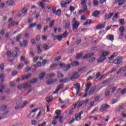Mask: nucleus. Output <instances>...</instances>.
I'll list each match as a JSON object with an SVG mask.
<instances>
[{
	"mask_svg": "<svg viewBox=\"0 0 126 126\" xmlns=\"http://www.w3.org/2000/svg\"><path fill=\"white\" fill-rule=\"evenodd\" d=\"M0 79L1 82H4V80L3 79V74L0 75Z\"/></svg>",
	"mask_w": 126,
	"mask_h": 126,
	"instance_id": "nucleus-63",
	"label": "nucleus"
},
{
	"mask_svg": "<svg viewBox=\"0 0 126 126\" xmlns=\"http://www.w3.org/2000/svg\"><path fill=\"white\" fill-rule=\"evenodd\" d=\"M43 48H44V50H45L46 51H47V50H49V49H50V47H49V46L47 44H44L43 45Z\"/></svg>",
	"mask_w": 126,
	"mask_h": 126,
	"instance_id": "nucleus-56",
	"label": "nucleus"
},
{
	"mask_svg": "<svg viewBox=\"0 0 126 126\" xmlns=\"http://www.w3.org/2000/svg\"><path fill=\"white\" fill-rule=\"evenodd\" d=\"M78 64H79V63L77 62H74L71 63V65H72V66H77Z\"/></svg>",
	"mask_w": 126,
	"mask_h": 126,
	"instance_id": "nucleus-42",
	"label": "nucleus"
},
{
	"mask_svg": "<svg viewBox=\"0 0 126 126\" xmlns=\"http://www.w3.org/2000/svg\"><path fill=\"white\" fill-rule=\"evenodd\" d=\"M99 99H100V95H98V96H96L94 98V101L95 102V103L96 102H98V101L99 100Z\"/></svg>",
	"mask_w": 126,
	"mask_h": 126,
	"instance_id": "nucleus-62",
	"label": "nucleus"
},
{
	"mask_svg": "<svg viewBox=\"0 0 126 126\" xmlns=\"http://www.w3.org/2000/svg\"><path fill=\"white\" fill-rule=\"evenodd\" d=\"M118 17H119V14H118V13H117L114 16L112 20H113L114 21H116V20H117V19H118Z\"/></svg>",
	"mask_w": 126,
	"mask_h": 126,
	"instance_id": "nucleus-39",
	"label": "nucleus"
},
{
	"mask_svg": "<svg viewBox=\"0 0 126 126\" xmlns=\"http://www.w3.org/2000/svg\"><path fill=\"white\" fill-rule=\"evenodd\" d=\"M67 81V78H63L62 80H61L60 81V82L61 83H63V82H66Z\"/></svg>",
	"mask_w": 126,
	"mask_h": 126,
	"instance_id": "nucleus-58",
	"label": "nucleus"
},
{
	"mask_svg": "<svg viewBox=\"0 0 126 126\" xmlns=\"http://www.w3.org/2000/svg\"><path fill=\"white\" fill-rule=\"evenodd\" d=\"M57 73H58V75H57L58 78H61V77H62V78L63 77V76H64L63 74H62L61 73V72L58 71Z\"/></svg>",
	"mask_w": 126,
	"mask_h": 126,
	"instance_id": "nucleus-35",
	"label": "nucleus"
},
{
	"mask_svg": "<svg viewBox=\"0 0 126 126\" xmlns=\"http://www.w3.org/2000/svg\"><path fill=\"white\" fill-rule=\"evenodd\" d=\"M55 75L54 73L50 74L47 75V78H52L55 77Z\"/></svg>",
	"mask_w": 126,
	"mask_h": 126,
	"instance_id": "nucleus-43",
	"label": "nucleus"
},
{
	"mask_svg": "<svg viewBox=\"0 0 126 126\" xmlns=\"http://www.w3.org/2000/svg\"><path fill=\"white\" fill-rule=\"evenodd\" d=\"M38 81V79L37 78H35V79H32V80H31L30 82H29L30 83H32L33 84H34V83H36V82Z\"/></svg>",
	"mask_w": 126,
	"mask_h": 126,
	"instance_id": "nucleus-38",
	"label": "nucleus"
},
{
	"mask_svg": "<svg viewBox=\"0 0 126 126\" xmlns=\"http://www.w3.org/2000/svg\"><path fill=\"white\" fill-rule=\"evenodd\" d=\"M45 75H46V73L43 72L41 73V74H39V79H43L44 77H45Z\"/></svg>",
	"mask_w": 126,
	"mask_h": 126,
	"instance_id": "nucleus-32",
	"label": "nucleus"
},
{
	"mask_svg": "<svg viewBox=\"0 0 126 126\" xmlns=\"http://www.w3.org/2000/svg\"><path fill=\"white\" fill-rule=\"evenodd\" d=\"M69 3H70V1H68L66 2L63 0L61 2V6L63 8L66 7V4H69Z\"/></svg>",
	"mask_w": 126,
	"mask_h": 126,
	"instance_id": "nucleus-15",
	"label": "nucleus"
},
{
	"mask_svg": "<svg viewBox=\"0 0 126 126\" xmlns=\"http://www.w3.org/2000/svg\"><path fill=\"white\" fill-rule=\"evenodd\" d=\"M119 31L120 33H124V32H125V27L124 26L120 27Z\"/></svg>",
	"mask_w": 126,
	"mask_h": 126,
	"instance_id": "nucleus-41",
	"label": "nucleus"
},
{
	"mask_svg": "<svg viewBox=\"0 0 126 126\" xmlns=\"http://www.w3.org/2000/svg\"><path fill=\"white\" fill-rule=\"evenodd\" d=\"M106 59V58H103V57H100L97 62L98 63H103V62H104V61H105V59Z\"/></svg>",
	"mask_w": 126,
	"mask_h": 126,
	"instance_id": "nucleus-37",
	"label": "nucleus"
},
{
	"mask_svg": "<svg viewBox=\"0 0 126 126\" xmlns=\"http://www.w3.org/2000/svg\"><path fill=\"white\" fill-rule=\"evenodd\" d=\"M45 1H49V0H43L42 1L39 3V6H41V8L44 9L45 8Z\"/></svg>",
	"mask_w": 126,
	"mask_h": 126,
	"instance_id": "nucleus-17",
	"label": "nucleus"
},
{
	"mask_svg": "<svg viewBox=\"0 0 126 126\" xmlns=\"http://www.w3.org/2000/svg\"><path fill=\"white\" fill-rule=\"evenodd\" d=\"M110 90H108L107 89V90L105 92V95L106 96H109V95H110L111 94V91H110Z\"/></svg>",
	"mask_w": 126,
	"mask_h": 126,
	"instance_id": "nucleus-49",
	"label": "nucleus"
},
{
	"mask_svg": "<svg viewBox=\"0 0 126 126\" xmlns=\"http://www.w3.org/2000/svg\"><path fill=\"white\" fill-rule=\"evenodd\" d=\"M74 88L75 89H80V84H76L74 85Z\"/></svg>",
	"mask_w": 126,
	"mask_h": 126,
	"instance_id": "nucleus-40",
	"label": "nucleus"
},
{
	"mask_svg": "<svg viewBox=\"0 0 126 126\" xmlns=\"http://www.w3.org/2000/svg\"><path fill=\"white\" fill-rule=\"evenodd\" d=\"M113 15H114V13H110L108 14L105 15V20H108V19H110V18H111V17H112V16H113Z\"/></svg>",
	"mask_w": 126,
	"mask_h": 126,
	"instance_id": "nucleus-16",
	"label": "nucleus"
},
{
	"mask_svg": "<svg viewBox=\"0 0 126 126\" xmlns=\"http://www.w3.org/2000/svg\"><path fill=\"white\" fill-rule=\"evenodd\" d=\"M100 11L99 10H96L94 11L93 13H92V15L93 16H94V17H98V15H99V14H100Z\"/></svg>",
	"mask_w": 126,
	"mask_h": 126,
	"instance_id": "nucleus-18",
	"label": "nucleus"
},
{
	"mask_svg": "<svg viewBox=\"0 0 126 126\" xmlns=\"http://www.w3.org/2000/svg\"><path fill=\"white\" fill-rule=\"evenodd\" d=\"M23 33H20V34L18 35L16 37V40L17 42H19L20 41V39L22 37Z\"/></svg>",
	"mask_w": 126,
	"mask_h": 126,
	"instance_id": "nucleus-24",
	"label": "nucleus"
},
{
	"mask_svg": "<svg viewBox=\"0 0 126 126\" xmlns=\"http://www.w3.org/2000/svg\"><path fill=\"white\" fill-rule=\"evenodd\" d=\"M42 27H43V25L41 24L37 25L36 29H37V30H41V29H42Z\"/></svg>",
	"mask_w": 126,
	"mask_h": 126,
	"instance_id": "nucleus-48",
	"label": "nucleus"
},
{
	"mask_svg": "<svg viewBox=\"0 0 126 126\" xmlns=\"http://www.w3.org/2000/svg\"><path fill=\"white\" fill-rule=\"evenodd\" d=\"M82 56H83V53H80L79 54H78L76 56L77 60H79V59H80V58H81V57H82Z\"/></svg>",
	"mask_w": 126,
	"mask_h": 126,
	"instance_id": "nucleus-60",
	"label": "nucleus"
},
{
	"mask_svg": "<svg viewBox=\"0 0 126 126\" xmlns=\"http://www.w3.org/2000/svg\"><path fill=\"white\" fill-rule=\"evenodd\" d=\"M46 100L47 102H48V103H50V102H51L52 100H53V96H48V97L46 98Z\"/></svg>",
	"mask_w": 126,
	"mask_h": 126,
	"instance_id": "nucleus-33",
	"label": "nucleus"
},
{
	"mask_svg": "<svg viewBox=\"0 0 126 126\" xmlns=\"http://www.w3.org/2000/svg\"><path fill=\"white\" fill-rule=\"evenodd\" d=\"M95 101H92L90 103V107H94L95 106Z\"/></svg>",
	"mask_w": 126,
	"mask_h": 126,
	"instance_id": "nucleus-59",
	"label": "nucleus"
},
{
	"mask_svg": "<svg viewBox=\"0 0 126 126\" xmlns=\"http://www.w3.org/2000/svg\"><path fill=\"white\" fill-rule=\"evenodd\" d=\"M86 1L87 0H82L81 4L83 5L82 9L79 11V13L81 14L82 12H85L87 10V6H86Z\"/></svg>",
	"mask_w": 126,
	"mask_h": 126,
	"instance_id": "nucleus-3",
	"label": "nucleus"
},
{
	"mask_svg": "<svg viewBox=\"0 0 126 126\" xmlns=\"http://www.w3.org/2000/svg\"><path fill=\"white\" fill-rule=\"evenodd\" d=\"M57 81H58L57 79H53V80H51L50 81H48L47 82V84L48 85H50L52 84V83H53V82H56Z\"/></svg>",
	"mask_w": 126,
	"mask_h": 126,
	"instance_id": "nucleus-22",
	"label": "nucleus"
},
{
	"mask_svg": "<svg viewBox=\"0 0 126 126\" xmlns=\"http://www.w3.org/2000/svg\"><path fill=\"white\" fill-rule=\"evenodd\" d=\"M56 38L58 40V41H62V40H63V36L62 35L57 36Z\"/></svg>",
	"mask_w": 126,
	"mask_h": 126,
	"instance_id": "nucleus-53",
	"label": "nucleus"
},
{
	"mask_svg": "<svg viewBox=\"0 0 126 126\" xmlns=\"http://www.w3.org/2000/svg\"><path fill=\"white\" fill-rule=\"evenodd\" d=\"M86 88L85 90V92H88V90L90 89L91 86H92V84L91 83H87L85 85Z\"/></svg>",
	"mask_w": 126,
	"mask_h": 126,
	"instance_id": "nucleus-14",
	"label": "nucleus"
},
{
	"mask_svg": "<svg viewBox=\"0 0 126 126\" xmlns=\"http://www.w3.org/2000/svg\"><path fill=\"white\" fill-rule=\"evenodd\" d=\"M32 76V74H28L27 75H23L22 76V80H25V79H28L30 78Z\"/></svg>",
	"mask_w": 126,
	"mask_h": 126,
	"instance_id": "nucleus-19",
	"label": "nucleus"
},
{
	"mask_svg": "<svg viewBox=\"0 0 126 126\" xmlns=\"http://www.w3.org/2000/svg\"><path fill=\"white\" fill-rule=\"evenodd\" d=\"M30 70H31V67L29 66H27L25 68L26 72H29Z\"/></svg>",
	"mask_w": 126,
	"mask_h": 126,
	"instance_id": "nucleus-44",
	"label": "nucleus"
},
{
	"mask_svg": "<svg viewBox=\"0 0 126 126\" xmlns=\"http://www.w3.org/2000/svg\"><path fill=\"white\" fill-rule=\"evenodd\" d=\"M106 26V24H100L99 25H97L96 26V30H99L100 29H103V28H105V27Z\"/></svg>",
	"mask_w": 126,
	"mask_h": 126,
	"instance_id": "nucleus-13",
	"label": "nucleus"
},
{
	"mask_svg": "<svg viewBox=\"0 0 126 126\" xmlns=\"http://www.w3.org/2000/svg\"><path fill=\"white\" fill-rule=\"evenodd\" d=\"M92 23H93V20H92V19H88L87 21L84 23V25L86 26L87 25H90Z\"/></svg>",
	"mask_w": 126,
	"mask_h": 126,
	"instance_id": "nucleus-21",
	"label": "nucleus"
},
{
	"mask_svg": "<svg viewBox=\"0 0 126 126\" xmlns=\"http://www.w3.org/2000/svg\"><path fill=\"white\" fill-rule=\"evenodd\" d=\"M122 62H123V59L122 58L118 57L115 59L114 63L115 64H120L122 63Z\"/></svg>",
	"mask_w": 126,
	"mask_h": 126,
	"instance_id": "nucleus-9",
	"label": "nucleus"
},
{
	"mask_svg": "<svg viewBox=\"0 0 126 126\" xmlns=\"http://www.w3.org/2000/svg\"><path fill=\"white\" fill-rule=\"evenodd\" d=\"M106 38L107 39V40H110V41H114V35H108L106 37Z\"/></svg>",
	"mask_w": 126,
	"mask_h": 126,
	"instance_id": "nucleus-29",
	"label": "nucleus"
},
{
	"mask_svg": "<svg viewBox=\"0 0 126 126\" xmlns=\"http://www.w3.org/2000/svg\"><path fill=\"white\" fill-rule=\"evenodd\" d=\"M37 25V23H34L33 24H31L29 26V28H33V27H35Z\"/></svg>",
	"mask_w": 126,
	"mask_h": 126,
	"instance_id": "nucleus-46",
	"label": "nucleus"
},
{
	"mask_svg": "<svg viewBox=\"0 0 126 126\" xmlns=\"http://www.w3.org/2000/svg\"><path fill=\"white\" fill-rule=\"evenodd\" d=\"M72 22H73V26H72L73 31L74 32H76V31H77V29H78V27H79V25H80V23L77 21L76 20V18H74L73 19Z\"/></svg>",
	"mask_w": 126,
	"mask_h": 126,
	"instance_id": "nucleus-1",
	"label": "nucleus"
},
{
	"mask_svg": "<svg viewBox=\"0 0 126 126\" xmlns=\"http://www.w3.org/2000/svg\"><path fill=\"white\" fill-rule=\"evenodd\" d=\"M94 6H97V5H98V4H99V2H98V0H94Z\"/></svg>",
	"mask_w": 126,
	"mask_h": 126,
	"instance_id": "nucleus-52",
	"label": "nucleus"
},
{
	"mask_svg": "<svg viewBox=\"0 0 126 126\" xmlns=\"http://www.w3.org/2000/svg\"><path fill=\"white\" fill-rule=\"evenodd\" d=\"M94 56V53H89L88 54L85 55L83 57V59H89V58H91V57H93Z\"/></svg>",
	"mask_w": 126,
	"mask_h": 126,
	"instance_id": "nucleus-20",
	"label": "nucleus"
},
{
	"mask_svg": "<svg viewBox=\"0 0 126 126\" xmlns=\"http://www.w3.org/2000/svg\"><path fill=\"white\" fill-rule=\"evenodd\" d=\"M119 22L121 25H125V24H126L125 19H120L119 20Z\"/></svg>",
	"mask_w": 126,
	"mask_h": 126,
	"instance_id": "nucleus-27",
	"label": "nucleus"
},
{
	"mask_svg": "<svg viewBox=\"0 0 126 126\" xmlns=\"http://www.w3.org/2000/svg\"><path fill=\"white\" fill-rule=\"evenodd\" d=\"M109 54H110V52L105 51L103 52L102 57H107V56H109Z\"/></svg>",
	"mask_w": 126,
	"mask_h": 126,
	"instance_id": "nucleus-34",
	"label": "nucleus"
},
{
	"mask_svg": "<svg viewBox=\"0 0 126 126\" xmlns=\"http://www.w3.org/2000/svg\"><path fill=\"white\" fill-rule=\"evenodd\" d=\"M81 120V116L79 114H76L75 115V119L76 121H78V119Z\"/></svg>",
	"mask_w": 126,
	"mask_h": 126,
	"instance_id": "nucleus-26",
	"label": "nucleus"
},
{
	"mask_svg": "<svg viewBox=\"0 0 126 126\" xmlns=\"http://www.w3.org/2000/svg\"><path fill=\"white\" fill-rule=\"evenodd\" d=\"M119 55V53L118 52L114 53L109 58V60H112L113 58H116L117 56Z\"/></svg>",
	"mask_w": 126,
	"mask_h": 126,
	"instance_id": "nucleus-30",
	"label": "nucleus"
},
{
	"mask_svg": "<svg viewBox=\"0 0 126 126\" xmlns=\"http://www.w3.org/2000/svg\"><path fill=\"white\" fill-rule=\"evenodd\" d=\"M6 3L7 5H14V4H15V2H14V1L12 0L7 1Z\"/></svg>",
	"mask_w": 126,
	"mask_h": 126,
	"instance_id": "nucleus-23",
	"label": "nucleus"
},
{
	"mask_svg": "<svg viewBox=\"0 0 126 126\" xmlns=\"http://www.w3.org/2000/svg\"><path fill=\"white\" fill-rule=\"evenodd\" d=\"M6 109V106L3 105L0 107V111H4Z\"/></svg>",
	"mask_w": 126,
	"mask_h": 126,
	"instance_id": "nucleus-55",
	"label": "nucleus"
},
{
	"mask_svg": "<svg viewBox=\"0 0 126 126\" xmlns=\"http://www.w3.org/2000/svg\"><path fill=\"white\" fill-rule=\"evenodd\" d=\"M121 0H116L114 3H118V2H119V5H123V4H124V2H122Z\"/></svg>",
	"mask_w": 126,
	"mask_h": 126,
	"instance_id": "nucleus-31",
	"label": "nucleus"
},
{
	"mask_svg": "<svg viewBox=\"0 0 126 126\" xmlns=\"http://www.w3.org/2000/svg\"><path fill=\"white\" fill-rule=\"evenodd\" d=\"M110 103L113 105L114 104H116V103H117V102H118V100H117V99H112L111 100H110Z\"/></svg>",
	"mask_w": 126,
	"mask_h": 126,
	"instance_id": "nucleus-47",
	"label": "nucleus"
},
{
	"mask_svg": "<svg viewBox=\"0 0 126 126\" xmlns=\"http://www.w3.org/2000/svg\"><path fill=\"white\" fill-rule=\"evenodd\" d=\"M58 68H63L64 71L70 69V64L65 65L64 63H59L57 65Z\"/></svg>",
	"mask_w": 126,
	"mask_h": 126,
	"instance_id": "nucleus-2",
	"label": "nucleus"
},
{
	"mask_svg": "<svg viewBox=\"0 0 126 126\" xmlns=\"http://www.w3.org/2000/svg\"><path fill=\"white\" fill-rule=\"evenodd\" d=\"M107 89L108 90H111V89H112L111 92L114 93V92L117 90V87H114L113 85H111L108 87Z\"/></svg>",
	"mask_w": 126,
	"mask_h": 126,
	"instance_id": "nucleus-11",
	"label": "nucleus"
},
{
	"mask_svg": "<svg viewBox=\"0 0 126 126\" xmlns=\"http://www.w3.org/2000/svg\"><path fill=\"white\" fill-rule=\"evenodd\" d=\"M111 106L110 105L107 104H103L101 105L100 108H99V111L101 113H103V112H106L107 110L108 109H110V107Z\"/></svg>",
	"mask_w": 126,
	"mask_h": 126,
	"instance_id": "nucleus-4",
	"label": "nucleus"
},
{
	"mask_svg": "<svg viewBox=\"0 0 126 126\" xmlns=\"http://www.w3.org/2000/svg\"><path fill=\"white\" fill-rule=\"evenodd\" d=\"M16 51H14L13 52V57H17V52L16 51H18V48L15 47Z\"/></svg>",
	"mask_w": 126,
	"mask_h": 126,
	"instance_id": "nucleus-36",
	"label": "nucleus"
},
{
	"mask_svg": "<svg viewBox=\"0 0 126 126\" xmlns=\"http://www.w3.org/2000/svg\"><path fill=\"white\" fill-rule=\"evenodd\" d=\"M30 87H31V85L30 84V83L29 82L25 84H23L22 85H20L18 86V89H26V88H30Z\"/></svg>",
	"mask_w": 126,
	"mask_h": 126,
	"instance_id": "nucleus-5",
	"label": "nucleus"
},
{
	"mask_svg": "<svg viewBox=\"0 0 126 126\" xmlns=\"http://www.w3.org/2000/svg\"><path fill=\"white\" fill-rule=\"evenodd\" d=\"M23 66H24V64H22V63H20L18 66H17V69H20L21 68H22V67H23Z\"/></svg>",
	"mask_w": 126,
	"mask_h": 126,
	"instance_id": "nucleus-50",
	"label": "nucleus"
},
{
	"mask_svg": "<svg viewBox=\"0 0 126 126\" xmlns=\"http://www.w3.org/2000/svg\"><path fill=\"white\" fill-rule=\"evenodd\" d=\"M55 114H56L57 116H60V115L62 114V111H61V110H57L55 111Z\"/></svg>",
	"mask_w": 126,
	"mask_h": 126,
	"instance_id": "nucleus-45",
	"label": "nucleus"
},
{
	"mask_svg": "<svg viewBox=\"0 0 126 126\" xmlns=\"http://www.w3.org/2000/svg\"><path fill=\"white\" fill-rule=\"evenodd\" d=\"M63 87V84H61L58 86L57 89L55 90V91L54 92L53 94H57V93H59V91H60V90L62 89Z\"/></svg>",
	"mask_w": 126,
	"mask_h": 126,
	"instance_id": "nucleus-8",
	"label": "nucleus"
},
{
	"mask_svg": "<svg viewBox=\"0 0 126 126\" xmlns=\"http://www.w3.org/2000/svg\"><path fill=\"white\" fill-rule=\"evenodd\" d=\"M76 105H77V103H75L72 105V106L71 107V110H70V111L68 114V115L69 116H71V115H72V114H73V112H74V110H75V109H76Z\"/></svg>",
	"mask_w": 126,
	"mask_h": 126,
	"instance_id": "nucleus-6",
	"label": "nucleus"
},
{
	"mask_svg": "<svg viewBox=\"0 0 126 126\" xmlns=\"http://www.w3.org/2000/svg\"><path fill=\"white\" fill-rule=\"evenodd\" d=\"M67 35H68V33H67V31H65L62 36L63 38H66V37H67Z\"/></svg>",
	"mask_w": 126,
	"mask_h": 126,
	"instance_id": "nucleus-57",
	"label": "nucleus"
},
{
	"mask_svg": "<svg viewBox=\"0 0 126 126\" xmlns=\"http://www.w3.org/2000/svg\"><path fill=\"white\" fill-rule=\"evenodd\" d=\"M58 124V121H57V119H53V120L52 121V125L54 126H56V125Z\"/></svg>",
	"mask_w": 126,
	"mask_h": 126,
	"instance_id": "nucleus-54",
	"label": "nucleus"
},
{
	"mask_svg": "<svg viewBox=\"0 0 126 126\" xmlns=\"http://www.w3.org/2000/svg\"><path fill=\"white\" fill-rule=\"evenodd\" d=\"M95 91H96V86H94L90 90V91L89 92V95H93V94H94V93H95Z\"/></svg>",
	"mask_w": 126,
	"mask_h": 126,
	"instance_id": "nucleus-12",
	"label": "nucleus"
},
{
	"mask_svg": "<svg viewBox=\"0 0 126 126\" xmlns=\"http://www.w3.org/2000/svg\"><path fill=\"white\" fill-rule=\"evenodd\" d=\"M0 93H2V90L4 89V86L2 84L0 85Z\"/></svg>",
	"mask_w": 126,
	"mask_h": 126,
	"instance_id": "nucleus-51",
	"label": "nucleus"
},
{
	"mask_svg": "<svg viewBox=\"0 0 126 126\" xmlns=\"http://www.w3.org/2000/svg\"><path fill=\"white\" fill-rule=\"evenodd\" d=\"M22 12L23 13H26V12H27V8H24L22 10Z\"/></svg>",
	"mask_w": 126,
	"mask_h": 126,
	"instance_id": "nucleus-64",
	"label": "nucleus"
},
{
	"mask_svg": "<svg viewBox=\"0 0 126 126\" xmlns=\"http://www.w3.org/2000/svg\"><path fill=\"white\" fill-rule=\"evenodd\" d=\"M27 103H28V101H25L23 102V106L21 105V106H20L18 105V106H16V107H15L16 110H18V109H23V108H24V107H25V106H26V105H27Z\"/></svg>",
	"mask_w": 126,
	"mask_h": 126,
	"instance_id": "nucleus-10",
	"label": "nucleus"
},
{
	"mask_svg": "<svg viewBox=\"0 0 126 126\" xmlns=\"http://www.w3.org/2000/svg\"><path fill=\"white\" fill-rule=\"evenodd\" d=\"M56 13V15H60L61 13H62V11L60 9H59L57 10Z\"/></svg>",
	"mask_w": 126,
	"mask_h": 126,
	"instance_id": "nucleus-61",
	"label": "nucleus"
},
{
	"mask_svg": "<svg viewBox=\"0 0 126 126\" xmlns=\"http://www.w3.org/2000/svg\"><path fill=\"white\" fill-rule=\"evenodd\" d=\"M70 27V22L67 21L65 24V29H68Z\"/></svg>",
	"mask_w": 126,
	"mask_h": 126,
	"instance_id": "nucleus-28",
	"label": "nucleus"
},
{
	"mask_svg": "<svg viewBox=\"0 0 126 126\" xmlns=\"http://www.w3.org/2000/svg\"><path fill=\"white\" fill-rule=\"evenodd\" d=\"M79 77V75H78V72H74L72 73V77L70 78L71 80L72 79H77V78H78Z\"/></svg>",
	"mask_w": 126,
	"mask_h": 126,
	"instance_id": "nucleus-7",
	"label": "nucleus"
},
{
	"mask_svg": "<svg viewBox=\"0 0 126 126\" xmlns=\"http://www.w3.org/2000/svg\"><path fill=\"white\" fill-rule=\"evenodd\" d=\"M123 70V71H126V66L125 67H121L120 69H119L118 71L117 72V74L120 73V72Z\"/></svg>",
	"mask_w": 126,
	"mask_h": 126,
	"instance_id": "nucleus-25",
	"label": "nucleus"
}]
</instances>
